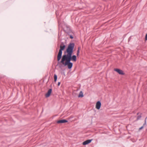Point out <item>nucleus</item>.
Returning <instances> with one entry per match:
<instances>
[{"mask_svg":"<svg viewBox=\"0 0 147 147\" xmlns=\"http://www.w3.org/2000/svg\"><path fill=\"white\" fill-rule=\"evenodd\" d=\"M75 46L74 43L71 42L69 44L60 61V63H62L63 66L67 65L68 69H71L73 66V63L71 62V61L76 62L77 61L76 55H73L74 51Z\"/></svg>","mask_w":147,"mask_h":147,"instance_id":"nucleus-1","label":"nucleus"},{"mask_svg":"<svg viewBox=\"0 0 147 147\" xmlns=\"http://www.w3.org/2000/svg\"><path fill=\"white\" fill-rule=\"evenodd\" d=\"M66 46L64 44L63 42H61L60 46V49L57 56V60L58 64L60 63V60L62 58V51H63L65 49Z\"/></svg>","mask_w":147,"mask_h":147,"instance_id":"nucleus-2","label":"nucleus"},{"mask_svg":"<svg viewBox=\"0 0 147 147\" xmlns=\"http://www.w3.org/2000/svg\"><path fill=\"white\" fill-rule=\"evenodd\" d=\"M114 70L120 75H123L125 74L124 72L121 69L118 68H114Z\"/></svg>","mask_w":147,"mask_h":147,"instance_id":"nucleus-3","label":"nucleus"},{"mask_svg":"<svg viewBox=\"0 0 147 147\" xmlns=\"http://www.w3.org/2000/svg\"><path fill=\"white\" fill-rule=\"evenodd\" d=\"M63 31L65 33H67L68 32L70 31L71 30L70 26L66 24L64 25V27H63Z\"/></svg>","mask_w":147,"mask_h":147,"instance_id":"nucleus-4","label":"nucleus"},{"mask_svg":"<svg viewBox=\"0 0 147 147\" xmlns=\"http://www.w3.org/2000/svg\"><path fill=\"white\" fill-rule=\"evenodd\" d=\"M66 33L69 36V38L70 39H73L74 38V36L75 34L72 30Z\"/></svg>","mask_w":147,"mask_h":147,"instance_id":"nucleus-5","label":"nucleus"},{"mask_svg":"<svg viewBox=\"0 0 147 147\" xmlns=\"http://www.w3.org/2000/svg\"><path fill=\"white\" fill-rule=\"evenodd\" d=\"M68 121L66 119H61L57 120L56 121V123L59 124L65 123L67 122Z\"/></svg>","mask_w":147,"mask_h":147,"instance_id":"nucleus-6","label":"nucleus"},{"mask_svg":"<svg viewBox=\"0 0 147 147\" xmlns=\"http://www.w3.org/2000/svg\"><path fill=\"white\" fill-rule=\"evenodd\" d=\"M52 89L51 88L49 89L47 93L45 94V97L46 98H47L49 97L50 95L52 92Z\"/></svg>","mask_w":147,"mask_h":147,"instance_id":"nucleus-7","label":"nucleus"},{"mask_svg":"<svg viewBox=\"0 0 147 147\" xmlns=\"http://www.w3.org/2000/svg\"><path fill=\"white\" fill-rule=\"evenodd\" d=\"M142 113L139 112H138L137 115H138L136 119L134 121V122H136L140 120L142 117Z\"/></svg>","mask_w":147,"mask_h":147,"instance_id":"nucleus-8","label":"nucleus"},{"mask_svg":"<svg viewBox=\"0 0 147 147\" xmlns=\"http://www.w3.org/2000/svg\"><path fill=\"white\" fill-rule=\"evenodd\" d=\"M101 103L100 101H98L96 103V108L98 110H99L101 106Z\"/></svg>","mask_w":147,"mask_h":147,"instance_id":"nucleus-9","label":"nucleus"},{"mask_svg":"<svg viewBox=\"0 0 147 147\" xmlns=\"http://www.w3.org/2000/svg\"><path fill=\"white\" fill-rule=\"evenodd\" d=\"M93 139H88L86 140L82 143V144L84 145H87L89 143H90L92 141V140Z\"/></svg>","mask_w":147,"mask_h":147,"instance_id":"nucleus-10","label":"nucleus"},{"mask_svg":"<svg viewBox=\"0 0 147 147\" xmlns=\"http://www.w3.org/2000/svg\"><path fill=\"white\" fill-rule=\"evenodd\" d=\"M84 97V95L83 94V92H82L81 91L78 95V97L79 98H82Z\"/></svg>","mask_w":147,"mask_h":147,"instance_id":"nucleus-11","label":"nucleus"},{"mask_svg":"<svg viewBox=\"0 0 147 147\" xmlns=\"http://www.w3.org/2000/svg\"><path fill=\"white\" fill-rule=\"evenodd\" d=\"M146 125H145V123H144L143 124V125L141 127H140L139 128V129H138V131H140L144 127H145V126H146Z\"/></svg>","mask_w":147,"mask_h":147,"instance_id":"nucleus-12","label":"nucleus"},{"mask_svg":"<svg viewBox=\"0 0 147 147\" xmlns=\"http://www.w3.org/2000/svg\"><path fill=\"white\" fill-rule=\"evenodd\" d=\"M57 76L56 74H54V81L55 82H56L57 80Z\"/></svg>","mask_w":147,"mask_h":147,"instance_id":"nucleus-13","label":"nucleus"},{"mask_svg":"<svg viewBox=\"0 0 147 147\" xmlns=\"http://www.w3.org/2000/svg\"><path fill=\"white\" fill-rule=\"evenodd\" d=\"M80 52V51L77 50V53H76L77 56H76L77 57H78L79 56V55Z\"/></svg>","mask_w":147,"mask_h":147,"instance_id":"nucleus-14","label":"nucleus"},{"mask_svg":"<svg viewBox=\"0 0 147 147\" xmlns=\"http://www.w3.org/2000/svg\"><path fill=\"white\" fill-rule=\"evenodd\" d=\"M145 40L146 41L147 40V33L146 34L145 37Z\"/></svg>","mask_w":147,"mask_h":147,"instance_id":"nucleus-15","label":"nucleus"},{"mask_svg":"<svg viewBox=\"0 0 147 147\" xmlns=\"http://www.w3.org/2000/svg\"><path fill=\"white\" fill-rule=\"evenodd\" d=\"M147 118V117H146L145 118V120H144V123H145V125H146V119Z\"/></svg>","mask_w":147,"mask_h":147,"instance_id":"nucleus-16","label":"nucleus"},{"mask_svg":"<svg viewBox=\"0 0 147 147\" xmlns=\"http://www.w3.org/2000/svg\"><path fill=\"white\" fill-rule=\"evenodd\" d=\"M60 84H61V82H58V84H57V85L58 86H59L60 85Z\"/></svg>","mask_w":147,"mask_h":147,"instance_id":"nucleus-17","label":"nucleus"},{"mask_svg":"<svg viewBox=\"0 0 147 147\" xmlns=\"http://www.w3.org/2000/svg\"><path fill=\"white\" fill-rule=\"evenodd\" d=\"M5 137H6V136H0V138H4Z\"/></svg>","mask_w":147,"mask_h":147,"instance_id":"nucleus-18","label":"nucleus"},{"mask_svg":"<svg viewBox=\"0 0 147 147\" xmlns=\"http://www.w3.org/2000/svg\"><path fill=\"white\" fill-rule=\"evenodd\" d=\"M80 47H78V50H80Z\"/></svg>","mask_w":147,"mask_h":147,"instance_id":"nucleus-19","label":"nucleus"},{"mask_svg":"<svg viewBox=\"0 0 147 147\" xmlns=\"http://www.w3.org/2000/svg\"><path fill=\"white\" fill-rule=\"evenodd\" d=\"M62 65L61 64V65H59V67H62Z\"/></svg>","mask_w":147,"mask_h":147,"instance_id":"nucleus-20","label":"nucleus"},{"mask_svg":"<svg viewBox=\"0 0 147 147\" xmlns=\"http://www.w3.org/2000/svg\"><path fill=\"white\" fill-rule=\"evenodd\" d=\"M130 40V38H129L128 39V41H129Z\"/></svg>","mask_w":147,"mask_h":147,"instance_id":"nucleus-21","label":"nucleus"},{"mask_svg":"<svg viewBox=\"0 0 147 147\" xmlns=\"http://www.w3.org/2000/svg\"><path fill=\"white\" fill-rule=\"evenodd\" d=\"M50 86H51V85H50Z\"/></svg>","mask_w":147,"mask_h":147,"instance_id":"nucleus-22","label":"nucleus"}]
</instances>
